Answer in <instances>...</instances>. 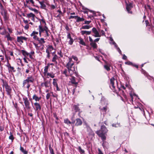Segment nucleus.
<instances>
[{"mask_svg": "<svg viewBox=\"0 0 154 154\" xmlns=\"http://www.w3.org/2000/svg\"><path fill=\"white\" fill-rule=\"evenodd\" d=\"M58 59V56L56 54H55L52 59V61L54 62L55 63L57 64V62L56 61V60Z\"/></svg>", "mask_w": 154, "mask_h": 154, "instance_id": "nucleus-24", "label": "nucleus"}, {"mask_svg": "<svg viewBox=\"0 0 154 154\" xmlns=\"http://www.w3.org/2000/svg\"><path fill=\"white\" fill-rule=\"evenodd\" d=\"M92 32L94 34V36L95 37H100L101 35H100L95 28H93L92 29Z\"/></svg>", "mask_w": 154, "mask_h": 154, "instance_id": "nucleus-11", "label": "nucleus"}, {"mask_svg": "<svg viewBox=\"0 0 154 154\" xmlns=\"http://www.w3.org/2000/svg\"><path fill=\"white\" fill-rule=\"evenodd\" d=\"M24 28L25 29H28L29 28V25L28 24H26L24 27Z\"/></svg>", "mask_w": 154, "mask_h": 154, "instance_id": "nucleus-58", "label": "nucleus"}, {"mask_svg": "<svg viewBox=\"0 0 154 154\" xmlns=\"http://www.w3.org/2000/svg\"><path fill=\"white\" fill-rule=\"evenodd\" d=\"M51 96V94L50 92L48 93L46 96V99L47 100H48Z\"/></svg>", "mask_w": 154, "mask_h": 154, "instance_id": "nucleus-48", "label": "nucleus"}, {"mask_svg": "<svg viewBox=\"0 0 154 154\" xmlns=\"http://www.w3.org/2000/svg\"><path fill=\"white\" fill-rule=\"evenodd\" d=\"M74 63H67L66 65V67L68 69V72L71 76L75 72V67L74 66Z\"/></svg>", "mask_w": 154, "mask_h": 154, "instance_id": "nucleus-3", "label": "nucleus"}, {"mask_svg": "<svg viewBox=\"0 0 154 154\" xmlns=\"http://www.w3.org/2000/svg\"><path fill=\"white\" fill-rule=\"evenodd\" d=\"M72 109V110H74L75 112H78L79 110V107L76 105L73 106Z\"/></svg>", "mask_w": 154, "mask_h": 154, "instance_id": "nucleus-25", "label": "nucleus"}, {"mask_svg": "<svg viewBox=\"0 0 154 154\" xmlns=\"http://www.w3.org/2000/svg\"><path fill=\"white\" fill-rule=\"evenodd\" d=\"M37 40L39 42L40 44H41L44 43L45 42L44 39L42 38H37Z\"/></svg>", "mask_w": 154, "mask_h": 154, "instance_id": "nucleus-27", "label": "nucleus"}, {"mask_svg": "<svg viewBox=\"0 0 154 154\" xmlns=\"http://www.w3.org/2000/svg\"><path fill=\"white\" fill-rule=\"evenodd\" d=\"M98 154H103L100 149L98 148Z\"/></svg>", "mask_w": 154, "mask_h": 154, "instance_id": "nucleus-62", "label": "nucleus"}, {"mask_svg": "<svg viewBox=\"0 0 154 154\" xmlns=\"http://www.w3.org/2000/svg\"><path fill=\"white\" fill-rule=\"evenodd\" d=\"M91 22V21H87L86 20L85 21V24H89Z\"/></svg>", "mask_w": 154, "mask_h": 154, "instance_id": "nucleus-60", "label": "nucleus"}, {"mask_svg": "<svg viewBox=\"0 0 154 154\" xmlns=\"http://www.w3.org/2000/svg\"><path fill=\"white\" fill-rule=\"evenodd\" d=\"M103 141V143L102 144V146H103L104 148L105 147H106V144L107 143L105 141L106 140H103L102 139Z\"/></svg>", "mask_w": 154, "mask_h": 154, "instance_id": "nucleus-43", "label": "nucleus"}, {"mask_svg": "<svg viewBox=\"0 0 154 154\" xmlns=\"http://www.w3.org/2000/svg\"><path fill=\"white\" fill-rule=\"evenodd\" d=\"M74 63V62H73L72 60V57H69V62L67 63Z\"/></svg>", "mask_w": 154, "mask_h": 154, "instance_id": "nucleus-51", "label": "nucleus"}, {"mask_svg": "<svg viewBox=\"0 0 154 154\" xmlns=\"http://www.w3.org/2000/svg\"><path fill=\"white\" fill-rule=\"evenodd\" d=\"M59 55L60 57H63V54H62V52L61 51H60L59 52H58L57 53Z\"/></svg>", "mask_w": 154, "mask_h": 154, "instance_id": "nucleus-53", "label": "nucleus"}, {"mask_svg": "<svg viewBox=\"0 0 154 154\" xmlns=\"http://www.w3.org/2000/svg\"><path fill=\"white\" fill-rule=\"evenodd\" d=\"M42 87L45 86L46 88H51V84L50 81H47L41 84Z\"/></svg>", "mask_w": 154, "mask_h": 154, "instance_id": "nucleus-6", "label": "nucleus"}, {"mask_svg": "<svg viewBox=\"0 0 154 154\" xmlns=\"http://www.w3.org/2000/svg\"><path fill=\"white\" fill-rule=\"evenodd\" d=\"M30 36H31L33 37V38L35 40L36 39L37 40V38H38L37 37V36L36 35H35V34H33L32 33L30 34Z\"/></svg>", "mask_w": 154, "mask_h": 154, "instance_id": "nucleus-41", "label": "nucleus"}, {"mask_svg": "<svg viewBox=\"0 0 154 154\" xmlns=\"http://www.w3.org/2000/svg\"><path fill=\"white\" fill-rule=\"evenodd\" d=\"M67 39H69V40L68 41V43L69 45H71L73 42V40L71 37V34L70 33H68L67 36Z\"/></svg>", "mask_w": 154, "mask_h": 154, "instance_id": "nucleus-9", "label": "nucleus"}, {"mask_svg": "<svg viewBox=\"0 0 154 154\" xmlns=\"http://www.w3.org/2000/svg\"><path fill=\"white\" fill-rule=\"evenodd\" d=\"M49 149L50 151V152L51 154H54V152L53 150L51 147H49Z\"/></svg>", "mask_w": 154, "mask_h": 154, "instance_id": "nucleus-59", "label": "nucleus"}, {"mask_svg": "<svg viewBox=\"0 0 154 154\" xmlns=\"http://www.w3.org/2000/svg\"><path fill=\"white\" fill-rule=\"evenodd\" d=\"M110 41L112 42H110V43L111 44H112L113 45H114L115 46V47L116 48L117 50L119 52L120 54H121V50H120V48L118 47L117 45L116 44V43L115 42H114L113 40V39L112 38H110Z\"/></svg>", "mask_w": 154, "mask_h": 154, "instance_id": "nucleus-7", "label": "nucleus"}, {"mask_svg": "<svg viewBox=\"0 0 154 154\" xmlns=\"http://www.w3.org/2000/svg\"><path fill=\"white\" fill-rule=\"evenodd\" d=\"M23 21L24 23L26 24H27L28 23L29 21L25 20L24 18H23Z\"/></svg>", "mask_w": 154, "mask_h": 154, "instance_id": "nucleus-63", "label": "nucleus"}, {"mask_svg": "<svg viewBox=\"0 0 154 154\" xmlns=\"http://www.w3.org/2000/svg\"><path fill=\"white\" fill-rule=\"evenodd\" d=\"M6 66L8 68V69L11 66V65L9 63L8 61V62H7V64L6 65Z\"/></svg>", "mask_w": 154, "mask_h": 154, "instance_id": "nucleus-55", "label": "nucleus"}, {"mask_svg": "<svg viewBox=\"0 0 154 154\" xmlns=\"http://www.w3.org/2000/svg\"><path fill=\"white\" fill-rule=\"evenodd\" d=\"M45 35L44 37H47L49 36L50 34L51 33L49 30L48 28L47 29H46L45 32Z\"/></svg>", "mask_w": 154, "mask_h": 154, "instance_id": "nucleus-19", "label": "nucleus"}, {"mask_svg": "<svg viewBox=\"0 0 154 154\" xmlns=\"http://www.w3.org/2000/svg\"><path fill=\"white\" fill-rule=\"evenodd\" d=\"M108 109L107 106H106L105 107H103L102 108L100 109V110L102 112H103V114H105L106 111Z\"/></svg>", "mask_w": 154, "mask_h": 154, "instance_id": "nucleus-20", "label": "nucleus"}, {"mask_svg": "<svg viewBox=\"0 0 154 154\" xmlns=\"http://www.w3.org/2000/svg\"><path fill=\"white\" fill-rule=\"evenodd\" d=\"M34 52L33 51H31L30 53H29V56L30 58L31 59H33V55L34 54Z\"/></svg>", "mask_w": 154, "mask_h": 154, "instance_id": "nucleus-35", "label": "nucleus"}, {"mask_svg": "<svg viewBox=\"0 0 154 154\" xmlns=\"http://www.w3.org/2000/svg\"><path fill=\"white\" fill-rule=\"evenodd\" d=\"M112 126L115 127H120V123H116V124H113L112 125Z\"/></svg>", "mask_w": 154, "mask_h": 154, "instance_id": "nucleus-44", "label": "nucleus"}, {"mask_svg": "<svg viewBox=\"0 0 154 154\" xmlns=\"http://www.w3.org/2000/svg\"><path fill=\"white\" fill-rule=\"evenodd\" d=\"M34 80V77L32 76H29L23 81V85H24L26 83H33Z\"/></svg>", "mask_w": 154, "mask_h": 154, "instance_id": "nucleus-4", "label": "nucleus"}, {"mask_svg": "<svg viewBox=\"0 0 154 154\" xmlns=\"http://www.w3.org/2000/svg\"><path fill=\"white\" fill-rule=\"evenodd\" d=\"M57 81V79H53V85L54 86L58 85Z\"/></svg>", "mask_w": 154, "mask_h": 154, "instance_id": "nucleus-34", "label": "nucleus"}, {"mask_svg": "<svg viewBox=\"0 0 154 154\" xmlns=\"http://www.w3.org/2000/svg\"><path fill=\"white\" fill-rule=\"evenodd\" d=\"M48 66H45V69H44V73L45 75H46L48 72Z\"/></svg>", "mask_w": 154, "mask_h": 154, "instance_id": "nucleus-37", "label": "nucleus"}, {"mask_svg": "<svg viewBox=\"0 0 154 154\" xmlns=\"http://www.w3.org/2000/svg\"><path fill=\"white\" fill-rule=\"evenodd\" d=\"M76 123L75 125L76 126H79L81 125L82 124V121L79 118H77L75 120Z\"/></svg>", "mask_w": 154, "mask_h": 154, "instance_id": "nucleus-14", "label": "nucleus"}, {"mask_svg": "<svg viewBox=\"0 0 154 154\" xmlns=\"http://www.w3.org/2000/svg\"><path fill=\"white\" fill-rule=\"evenodd\" d=\"M47 76V77L48 78H49V77H51L52 78H53L54 77V74L53 72L52 73H49L48 72L47 74L46 75Z\"/></svg>", "mask_w": 154, "mask_h": 154, "instance_id": "nucleus-23", "label": "nucleus"}, {"mask_svg": "<svg viewBox=\"0 0 154 154\" xmlns=\"http://www.w3.org/2000/svg\"><path fill=\"white\" fill-rule=\"evenodd\" d=\"M61 73L65 75L67 77L70 75L71 76L68 72V69H65L63 71H61Z\"/></svg>", "mask_w": 154, "mask_h": 154, "instance_id": "nucleus-18", "label": "nucleus"}, {"mask_svg": "<svg viewBox=\"0 0 154 154\" xmlns=\"http://www.w3.org/2000/svg\"><path fill=\"white\" fill-rule=\"evenodd\" d=\"M77 17V16H71L69 17V19H72V18H75V19H76Z\"/></svg>", "mask_w": 154, "mask_h": 154, "instance_id": "nucleus-54", "label": "nucleus"}, {"mask_svg": "<svg viewBox=\"0 0 154 154\" xmlns=\"http://www.w3.org/2000/svg\"><path fill=\"white\" fill-rule=\"evenodd\" d=\"M20 150L24 154H27L28 152L24 149L21 146H20Z\"/></svg>", "mask_w": 154, "mask_h": 154, "instance_id": "nucleus-29", "label": "nucleus"}, {"mask_svg": "<svg viewBox=\"0 0 154 154\" xmlns=\"http://www.w3.org/2000/svg\"><path fill=\"white\" fill-rule=\"evenodd\" d=\"M27 66L28 67V69L26 70V73H28L29 72V71L31 70V68H32L29 66L28 64L27 65Z\"/></svg>", "mask_w": 154, "mask_h": 154, "instance_id": "nucleus-45", "label": "nucleus"}, {"mask_svg": "<svg viewBox=\"0 0 154 154\" xmlns=\"http://www.w3.org/2000/svg\"><path fill=\"white\" fill-rule=\"evenodd\" d=\"M70 80L72 84L75 85L78 84V82L75 81V78L74 77L71 76V78H70Z\"/></svg>", "mask_w": 154, "mask_h": 154, "instance_id": "nucleus-16", "label": "nucleus"}, {"mask_svg": "<svg viewBox=\"0 0 154 154\" xmlns=\"http://www.w3.org/2000/svg\"><path fill=\"white\" fill-rule=\"evenodd\" d=\"M2 15L3 16V17L5 20H8V18L5 13H4V14H2Z\"/></svg>", "mask_w": 154, "mask_h": 154, "instance_id": "nucleus-49", "label": "nucleus"}, {"mask_svg": "<svg viewBox=\"0 0 154 154\" xmlns=\"http://www.w3.org/2000/svg\"><path fill=\"white\" fill-rule=\"evenodd\" d=\"M91 27V26L89 25H85L82 26L81 28L83 29H88Z\"/></svg>", "mask_w": 154, "mask_h": 154, "instance_id": "nucleus-36", "label": "nucleus"}, {"mask_svg": "<svg viewBox=\"0 0 154 154\" xmlns=\"http://www.w3.org/2000/svg\"><path fill=\"white\" fill-rule=\"evenodd\" d=\"M5 37L7 38V40L8 41H11L14 39V38H13L11 37L10 36V34L9 33H8V34L5 36Z\"/></svg>", "mask_w": 154, "mask_h": 154, "instance_id": "nucleus-21", "label": "nucleus"}, {"mask_svg": "<svg viewBox=\"0 0 154 154\" xmlns=\"http://www.w3.org/2000/svg\"><path fill=\"white\" fill-rule=\"evenodd\" d=\"M78 150L80 153L84 154L85 151L84 150L82 149L81 146H79L78 147Z\"/></svg>", "mask_w": 154, "mask_h": 154, "instance_id": "nucleus-38", "label": "nucleus"}, {"mask_svg": "<svg viewBox=\"0 0 154 154\" xmlns=\"http://www.w3.org/2000/svg\"><path fill=\"white\" fill-rule=\"evenodd\" d=\"M26 85H27V86H26V88L28 89H29L30 86V85L28 83H26L24 85H23V87H25Z\"/></svg>", "mask_w": 154, "mask_h": 154, "instance_id": "nucleus-46", "label": "nucleus"}, {"mask_svg": "<svg viewBox=\"0 0 154 154\" xmlns=\"http://www.w3.org/2000/svg\"><path fill=\"white\" fill-rule=\"evenodd\" d=\"M51 95L54 97H57V95L56 94H54L53 92H50Z\"/></svg>", "mask_w": 154, "mask_h": 154, "instance_id": "nucleus-50", "label": "nucleus"}, {"mask_svg": "<svg viewBox=\"0 0 154 154\" xmlns=\"http://www.w3.org/2000/svg\"><path fill=\"white\" fill-rule=\"evenodd\" d=\"M28 8H29V9H30V10H31V11H34L35 13L36 14L38 13V11L37 9H36L35 8H32V7H28Z\"/></svg>", "mask_w": 154, "mask_h": 154, "instance_id": "nucleus-39", "label": "nucleus"}, {"mask_svg": "<svg viewBox=\"0 0 154 154\" xmlns=\"http://www.w3.org/2000/svg\"><path fill=\"white\" fill-rule=\"evenodd\" d=\"M79 42L80 44H81L84 46L86 45V44L82 38H79Z\"/></svg>", "mask_w": 154, "mask_h": 154, "instance_id": "nucleus-28", "label": "nucleus"}, {"mask_svg": "<svg viewBox=\"0 0 154 154\" xmlns=\"http://www.w3.org/2000/svg\"><path fill=\"white\" fill-rule=\"evenodd\" d=\"M90 45L94 48H97V44L94 42H93L90 43Z\"/></svg>", "mask_w": 154, "mask_h": 154, "instance_id": "nucleus-32", "label": "nucleus"}, {"mask_svg": "<svg viewBox=\"0 0 154 154\" xmlns=\"http://www.w3.org/2000/svg\"><path fill=\"white\" fill-rule=\"evenodd\" d=\"M34 105L35 107V110L37 112L41 109V106L39 103L37 102L35 103Z\"/></svg>", "mask_w": 154, "mask_h": 154, "instance_id": "nucleus-12", "label": "nucleus"}, {"mask_svg": "<svg viewBox=\"0 0 154 154\" xmlns=\"http://www.w3.org/2000/svg\"><path fill=\"white\" fill-rule=\"evenodd\" d=\"M125 64L128 65H131V66L133 65V63L132 62H131L130 61H128L127 62H126L125 63Z\"/></svg>", "mask_w": 154, "mask_h": 154, "instance_id": "nucleus-52", "label": "nucleus"}, {"mask_svg": "<svg viewBox=\"0 0 154 154\" xmlns=\"http://www.w3.org/2000/svg\"><path fill=\"white\" fill-rule=\"evenodd\" d=\"M104 68L108 71H109L110 70L109 66L108 65H105L104 66Z\"/></svg>", "mask_w": 154, "mask_h": 154, "instance_id": "nucleus-47", "label": "nucleus"}, {"mask_svg": "<svg viewBox=\"0 0 154 154\" xmlns=\"http://www.w3.org/2000/svg\"><path fill=\"white\" fill-rule=\"evenodd\" d=\"M32 99L36 101H39L41 99V97H38L36 94H34L32 97Z\"/></svg>", "mask_w": 154, "mask_h": 154, "instance_id": "nucleus-22", "label": "nucleus"}, {"mask_svg": "<svg viewBox=\"0 0 154 154\" xmlns=\"http://www.w3.org/2000/svg\"><path fill=\"white\" fill-rule=\"evenodd\" d=\"M132 8L133 6L131 3L127 5L126 9L128 13L131 14H132V12L130 11V10Z\"/></svg>", "mask_w": 154, "mask_h": 154, "instance_id": "nucleus-10", "label": "nucleus"}, {"mask_svg": "<svg viewBox=\"0 0 154 154\" xmlns=\"http://www.w3.org/2000/svg\"><path fill=\"white\" fill-rule=\"evenodd\" d=\"M2 86L3 88H5L7 94L9 96L10 98L11 99V94L12 91L11 87L8 85V82L2 79Z\"/></svg>", "mask_w": 154, "mask_h": 154, "instance_id": "nucleus-2", "label": "nucleus"}, {"mask_svg": "<svg viewBox=\"0 0 154 154\" xmlns=\"http://www.w3.org/2000/svg\"><path fill=\"white\" fill-rule=\"evenodd\" d=\"M114 81H115V79L114 78H112L110 79L111 84L113 89L115 88V87L114 86Z\"/></svg>", "mask_w": 154, "mask_h": 154, "instance_id": "nucleus-31", "label": "nucleus"}, {"mask_svg": "<svg viewBox=\"0 0 154 154\" xmlns=\"http://www.w3.org/2000/svg\"><path fill=\"white\" fill-rule=\"evenodd\" d=\"M21 52L23 55L25 56V57L28 56L29 54V53H28L24 50H22Z\"/></svg>", "mask_w": 154, "mask_h": 154, "instance_id": "nucleus-26", "label": "nucleus"}, {"mask_svg": "<svg viewBox=\"0 0 154 154\" xmlns=\"http://www.w3.org/2000/svg\"><path fill=\"white\" fill-rule=\"evenodd\" d=\"M48 50H50V51L53 49V47L51 45H50L49 46L48 48Z\"/></svg>", "mask_w": 154, "mask_h": 154, "instance_id": "nucleus-56", "label": "nucleus"}, {"mask_svg": "<svg viewBox=\"0 0 154 154\" xmlns=\"http://www.w3.org/2000/svg\"><path fill=\"white\" fill-rule=\"evenodd\" d=\"M64 122L68 125L71 124V122L68 119H64Z\"/></svg>", "mask_w": 154, "mask_h": 154, "instance_id": "nucleus-33", "label": "nucleus"}, {"mask_svg": "<svg viewBox=\"0 0 154 154\" xmlns=\"http://www.w3.org/2000/svg\"><path fill=\"white\" fill-rule=\"evenodd\" d=\"M9 72H15V70L14 69V68L13 66H11L10 68L9 69Z\"/></svg>", "mask_w": 154, "mask_h": 154, "instance_id": "nucleus-42", "label": "nucleus"}, {"mask_svg": "<svg viewBox=\"0 0 154 154\" xmlns=\"http://www.w3.org/2000/svg\"><path fill=\"white\" fill-rule=\"evenodd\" d=\"M35 16V15L33 14L30 13L29 14H27L26 17L28 18H31V20L33 21H34Z\"/></svg>", "mask_w": 154, "mask_h": 154, "instance_id": "nucleus-15", "label": "nucleus"}, {"mask_svg": "<svg viewBox=\"0 0 154 154\" xmlns=\"http://www.w3.org/2000/svg\"><path fill=\"white\" fill-rule=\"evenodd\" d=\"M24 101L25 108L28 110H29L31 108L30 106V103L27 97H25L23 98Z\"/></svg>", "mask_w": 154, "mask_h": 154, "instance_id": "nucleus-5", "label": "nucleus"}, {"mask_svg": "<svg viewBox=\"0 0 154 154\" xmlns=\"http://www.w3.org/2000/svg\"><path fill=\"white\" fill-rule=\"evenodd\" d=\"M8 29L10 33H12V30L11 29L8 28Z\"/></svg>", "mask_w": 154, "mask_h": 154, "instance_id": "nucleus-64", "label": "nucleus"}, {"mask_svg": "<svg viewBox=\"0 0 154 154\" xmlns=\"http://www.w3.org/2000/svg\"><path fill=\"white\" fill-rule=\"evenodd\" d=\"M27 39V38H26L23 36H18L17 38V41L19 42L23 43V40H24L26 41Z\"/></svg>", "mask_w": 154, "mask_h": 154, "instance_id": "nucleus-8", "label": "nucleus"}, {"mask_svg": "<svg viewBox=\"0 0 154 154\" xmlns=\"http://www.w3.org/2000/svg\"><path fill=\"white\" fill-rule=\"evenodd\" d=\"M57 12H58L59 13V14H61V15H63V13H62V11H61L60 10H58L57 11Z\"/></svg>", "mask_w": 154, "mask_h": 154, "instance_id": "nucleus-61", "label": "nucleus"}, {"mask_svg": "<svg viewBox=\"0 0 154 154\" xmlns=\"http://www.w3.org/2000/svg\"><path fill=\"white\" fill-rule=\"evenodd\" d=\"M76 22H79L80 21H83L85 19L83 18H81L80 17H78L77 16V17L76 18Z\"/></svg>", "mask_w": 154, "mask_h": 154, "instance_id": "nucleus-30", "label": "nucleus"}, {"mask_svg": "<svg viewBox=\"0 0 154 154\" xmlns=\"http://www.w3.org/2000/svg\"><path fill=\"white\" fill-rule=\"evenodd\" d=\"M91 31H87L86 30H82L81 32V33L82 35H90L91 34Z\"/></svg>", "mask_w": 154, "mask_h": 154, "instance_id": "nucleus-17", "label": "nucleus"}, {"mask_svg": "<svg viewBox=\"0 0 154 154\" xmlns=\"http://www.w3.org/2000/svg\"><path fill=\"white\" fill-rule=\"evenodd\" d=\"M108 130L106 127L104 125H102L101 127V129L96 132V134L100 137L103 140H106V137L105 134L107 133Z\"/></svg>", "mask_w": 154, "mask_h": 154, "instance_id": "nucleus-1", "label": "nucleus"}, {"mask_svg": "<svg viewBox=\"0 0 154 154\" xmlns=\"http://www.w3.org/2000/svg\"><path fill=\"white\" fill-rule=\"evenodd\" d=\"M10 136L9 137V139L11 140L12 142L14 139V137L11 132H10Z\"/></svg>", "mask_w": 154, "mask_h": 154, "instance_id": "nucleus-40", "label": "nucleus"}, {"mask_svg": "<svg viewBox=\"0 0 154 154\" xmlns=\"http://www.w3.org/2000/svg\"><path fill=\"white\" fill-rule=\"evenodd\" d=\"M47 28L48 27L46 26H45L44 27H43L40 25L38 26L39 31L40 32H44L45 31V30H46V29H47Z\"/></svg>", "mask_w": 154, "mask_h": 154, "instance_id": "nucleus-13", "label": "nucleus"}, {"mask_svg": "<svg viewBox=\"0 0 154 154\" xmlns=\"http://www.w3.org/2000/svg\"><path fill=\"white\" fill-rule=\"evenodd\" d=\"M72 58L73 59H74V60H75L77 61L78 60L77 57H75V56H72Z\"/></svg>", "mask_w": 154, "mask_h": 154, "instance_id": "nucleus-57", "label": "nucleus"}]
</instances>
